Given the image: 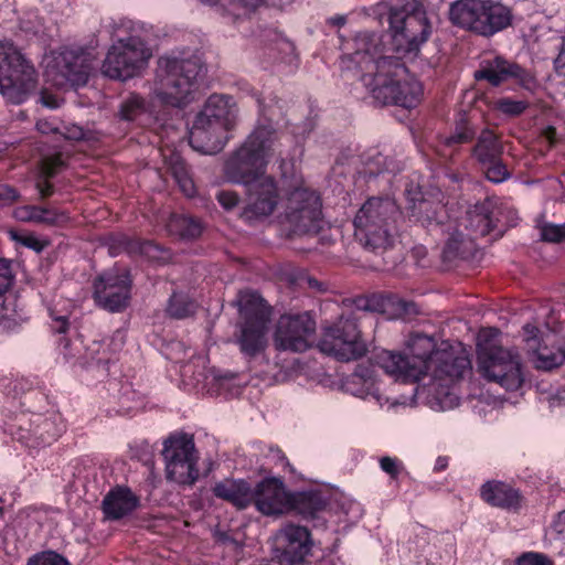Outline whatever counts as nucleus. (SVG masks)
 Returning a JSON list of instances; mask_svg holds the SVG:
<instances>
[{
    "label": "nucleus",
    "instance_id": "nucleus-1",
    "mask_svg": "<svg viewBox=\"0 0 565 565\" xmlns=\"http://www.w3.org/2000/svg\"><path fill=\"white\" fill-rule=\"evenodd\" d=\"M277 140V131L271 125H259L224 166L227 180L246 189L247 205L242 216L248 222L269 216L277 206L276 180L265 172Z\"/></svg>",
    "mask_w": 565,
    "mask_h": 565
},
{
    "label": "nucleus",
    "instance_id": "nucleus-2",
    "mask_svg": "<svg viewBox=\"0 0 565 565\" xmlns=\"http://www.w3.org/2000/svg\"><path fill=\"white\" fill-rule=\"evenodd\" d=\"M352 49L351 60L363 72L362 81L372 97L381 105H395L399 78L406 75L405 64L399 57L384 54L376 33H359L352 40Z\"/></svg>",
    "mask_w": 565,
    "mask_h": 565
},
{
    "label": "nucleus",
    "instance_id": "nucleus-3",
    "mask_svg": "<svg viewBox=\"0 0 565 565\" xmlns=\"http://www.w3.org/2000/svg\"><path fill=\"white\" fill-rule=\"evenodd\" d=\"M401 217L402 212L395 201L370 198L353 220L354 238L365 250L382 255L393 246Z\"/></svg>",
    "mask_w": 565,
    "mask_h": 565
},
{
    "label": "nucleus",
    "instance_id": "nucleus-4",
    "mask_svg": "<svg viewBox=\"0 0 565 565\" xmlns=\"http://www.w3.org/2000/svg\"><path fill=\"white\" fill-rule=\"evenodd\" d=\"M500 330L483 328L478 333V370L491 382H497L508 391L521 387L524 379L519 352L502 347L498 342Z\"/></svg>",
    "mask_w": 565,
    "mask_h": 565
},
{
    "label": "nucleus",
    "instance_id": "nucleus-5",
    "mask_svg": "<svg viewBox=\"0 0 565 565\" xmlns=\"http://www.w3.org/2000/svg\"><path fill=\"white\" fill-rule=\"evenodd\" d=\"M201 71L202 65L194 58L160 57L152 87L154 97L163 105L184 107Z\"/></svg>",
    "mask_w": 565,
    "mask_h": 565
},
{
    "label": "nucleus",
    "instance_id": "nucleus-6",
    "mask_svg": "<svg viewBox=\"0 0 565 565\" xmlns=\"http://www.w3.org/2000/svg\"><path fill=\"white\" fill-rule=\"evenodd\" d=\"M412 353L408 358L401 353L382 350L373 360L386 374L404 382H417L433 369V356L439 348L433 337L420 333L412 334L406 342Z\"/></svg>",
    "mask_w": 565,
    "mask_h": 565
},
{
    "label": "nucleus",
    "instance_id": "nucleus-7",
    "mask_svg": "<svg viewBox=\"0 0 565 565\" xmlns=\"http://www.w3.org/2000/svg\"><path fill=\"white\" fill-rule=\"evenodd\" d=\"M450 21L465 30L486 38L512 23L511 9L489 0H458L449 10Z\"/></svg>",
    "mask_w": 565,
    "mask_h": 565
},
{
    "label": "nucleus",
    "instance_id": "nucleus-8",
    "mask_svg": "<svg viewBox=\"0 0 565 565\" xmlns=\"http://www.w3.org/2000/svg\"><path fill=\"white\" fill-rule=\"evenodd\" d=\"M392 52L403 57H415L420 45L428 40L430 25L424 9L417 3H408L390 11Z\"/></svg>",
    "mask_w": 565,
    "mask_h": 565
},
{
    "label": "nucleus",
    "instance_id": "nucleus-9",
    "mask_svg": "<svg viewBox=\"0 0 565 565\" xmlns=\"http://www.w3.org/2000/svg\"><path fill=\"white\" fill-rule=\"evenodd\" d=\"M237 303L243 318L237 343L242 353L248 358H255L267 347L266 333L271 308L257 292L253 291L239 292Z\"/></svg>",
    "mask_w": 565,
    "mask_h": 565
},
{
    "label": "nucleus",
    "instance_id": "nucleus-10",
    "mask_svg": "<svg viewBox=\"0 0 565 565\" xmlns=\"http://www.w3.org/2000/svg\"><path fill=\"white\" fill-rule=\"evenodd\" d=\"M319 349L322 353L341 362L355 361L365 356L369 349L359 328L355 312L344 311L331 324L323 327Z\"/></svg>",
    "mask_w": 565,
    "mask_h": 565
},
{
    "label": "nucleus",
    "instance_id": "nucleus-11",
    "mask_svg": "<svg viewBox=\"0 0 565 565\" xmlns=\"http://www.w3.org/2000/svg\"><path fill=\"white\" fill-rule=\"evenodd\" d=\"M33 88V67L10 42H0V93L13 104L23 103Z\"/></svg>",
    "mask_w": 565,
    "mask_h": 565
},
{
    "label": "nucleus",
    "instance_id": "nucleus-12",
    "mask_svg": "<svg viewBox=\"0 0 565 565\" xmlns=\"http://www.w3.org/2000/svg\"><path fill=\"white\" fill-rule=\"evenodd\" d=\"M152 53L138 36H129L114 43L102 65V73L111 78L126 81L139 75L148 65Z\"/></svg>",
    "mask_w": 565,
    "mask_h": 565
},
{
    "label": "nucleus",
    "instance_id": "nucleus-13",
    "mask_svg": "<svg viewBox=\"0 0 565 565\" xmlns=\"http://www.w3.org/2000/svg\"><path fill=\"white\" fill-rule=\"evenodd\" d=\"M162 456L167 478L180 484H193L199 478V455L193 436L172 435L164 440Z\"/></svg>",
    "mask_w": 565,
    "mask_h": 565
},
{
    "label": "nucleus",
    "instance_id": "nucleus-14",
    "mask_svg": "<svg viewBox=\"0 0 565 565\" xmlns=\"http://www.w3.org/2000/svg\"><path fill=\"white\" fill-rule=\"evenodd\" d=\"M316 320L308 312L285 313L276 322L273 334L275 350L301 353L311 348Z\"/></svg>",
    "mask_w": 565,
    "mask_h": 565
},
{
    "label": "nucleus",
    "instance_id": "nucleus-15",
    "mask_svg": "<svg viewBox=\"0 0 565 565\" xmlns=\"http://www.w3.org/2000/svg\"><path fill=\"white\" fill-rule=\"evenodd\" d=\"M90 68L83 54L66 50L46 61L44 76L57 87L83 86L88 81Z\"/></svg>",
    "mask_w": 565,
    "mask_h": 565
},
{
    "label": "nucleus",
    "instance_id": "nucleus-16",
    "mask_svg": "<svg viewBox=\"0 0 565 565\" xmlns=\"http://www.w3.org/2000/svg\"><path fill=\"white\" fill-rule=\"evenodd\" d=\"M475 78L477 81H487L492 86H499L503 82L513 78L522 88L531 93H535L540 86L532 73L502 56H497L491 61L484 62L481 67L476 71Z\"/></svg>",
    "mask_w": 565,
    "mask_h": 565
},
{
    "label": "nucleus",
    "instance_id": "nucleus-17",
    "mask_svg": "<svg viewBox=\"0 0 565 565\" xmlns=\"http://www.w3.org/2000/svg\"><path fill=\"white\" fill-rule=\"evenodd\" d=\"M131 280L127 271L100 276L94 284V299L102 308L116 312L124 310L130 299Z\"/></svg>",
    "mask_w": 565,
    "mask_h": 565
},
{
    "label": "nucleus",
    "instance_id": "nucleus-18",
    "mask_svg": "<svg viewBox=\"0 0 565 565\" xmlns=\"http://www.w3.org/2000/svg\"><path fill=\"white\" fill-rule=\"evenodd\" d=\"M433 362V369L429 371L430 379L443 387H448L471 371L468 355L463 351L456 353L447 343H443L436 351Z\"/></svg>",
    "mask_w": 565,
    "mask_h": 565
},
{
    "label": "nucleus",
    "instance_id": "nucleus-19",
    "mask_svg": "<svg viewBox=\"0 0 565 565\" xmlns=\"http://www.w3.org/2000/svg\"><path fill=\"white\" fill-rule=\"evenodd\" d=\"M252 503L264 515H281L290 511V492L279 478H265L253 489Z\"/></svg>",
    "mask_w": 565,
    "mask_h": 565
},
{
    "label": "nucleus",
    "instance_id": "nucleus-20",
    "mask_svg": "<svg viewBox=\"0 0 565 565\" xmlns=\"http://www.w3.org/2000/svg\"><path fill=\"white\" fill-rule=\"evenodd\" d=\"M277 548L290 564L301 563L310 553V533L305 526L287 524L276 535Z\"/></svg>",
    "mask_w": 565,
    "mask_h": 565
},
{
    "label": "nucleus",
    "instance_id": "nucleus-21",
    "mask_svg": "<svg viewBox=\"0 0 565 565\" xmlns=\"http://www.w3.org/2000/svg\"><path fill=\"white\" fill-rule=\"evenodd\" d=\"M231 129L220 124L195 119L190 130V145L205 154H215L223 150Z\"/></svg>",
    "mask_w": 565,
    "mask_h": 565
},
{
    "label": "nucleus",
    "instance_id": "nucleus-22",
    "mask_svg": "<svg viewBox=\"0 0 565 565\" xmlns=\"http://www.w3.org/2000/svg\"><path fill=\"white\" fill-rule=\"evenodd\" d=\"M195 119L220 124L232 129L236 125L237 108L233 98L225 95L213 94L205 102L203 109Z\"/></svg>",
    "mask_w": 565,
    "mask_h": 565
},
{
    "label": "nucleus",
    "instance_id": "nucleus-23",
    "mask_svg": "<svg viewBox=\"0 0 565 565\" xmlns=\"http://www.w3.org/2000/svg\"><path fill=\"white\" fill-rule=\"evenodd\" d=\"M307 210L300 213L297 207L286 212V218L296 234H317L323 226L322 205L319 195H309Z\"/></svg>",
    "mask_w": 565,
    "mask_h": 565
},
{
    "label": "nucleus",
    "instance_id": "nucleus-24",
    "mask_svg": "<svg viewBox=\"0 0 565 565\" xmlns=\"http://www.w3.org/2000/svg\"><path fill=\"white\" fill-rule=\"evenodd\" d=\"M480 495L490 505L508 510H518L522 502L519 490L502 481L486 482L480 489Z\"/></svg>",
    "mask_w": 565,
    "mask_h": 565
},
{
    "label": "nucleus",
    "instance_id": "nucleus-25",
    "mask_svg": "<svg viewBox=\"0 0 565 565\" xmlns=\"http://www.w3.org/2000/svg\"><path fill=\"white\" fill-rule=\"evenodd\" d=\"M138 498L127 488L111 490L103 500V511L107 519L119 520L138 507Z\"/></svg>",
    "mask_w": 565,
    "mask_h": 565
},
{
    "label": "nucleus",
    "instance_id": "nucleus-26",
    "mask_svg": "<svg viewBox=\"0 0 565 565\" xmlns=\"http://www.w3.org/2000/svg\"><path fill=\"white\" fill-rule=\"evenodd\" d=\"M213 493L238 509H245L253 501V489L244 480L225 479L213 488Z\"/></svg>",
    "mask_w": 565,
    "mask_h": 565
},
{
    "label": "nucleus",
    "instance_id": "nucleus-27",
    "mask_svg": "<svg viewBox=\"0 0 565 565\" xmlns=\"http://www.w3.org/2000/svg\"><path fill=\"white\" fill-rule=\"evenodd\" d=\"M502 151V146L497 135L489 129H484L478 137L472 154L481 166H487L498 161L501 158Z\"/></svg>",
    "mask_w": 565,
    "mask_h": 565
},
{
    "label": "nucleus",
    "instance_id": "nucleus-28",
    "mask_svg": "<svg viewBox=\"0 0 565 565\" xmlns=\"http://www.w3.org/2000/svg\"><path fill=\"white\" fill-rule=\"evenodd\" d=\"M326 500L317 491L290 492V511H295L303 518H315L317 513L324 510Z\"/></svg>",
    "mask_w": 565,
    "mask_h": 565
},
{
    "label": "nucleus",
    "instance_id": "nucleus-29",
    "mask_svg": "<svg viewBox=\"0 0 565 565\" xmlns=\"http://www.w3.org/2000/svg\"><path fill=\"white\" fill-rule=\"evenodd\" d=\"M493 226L489 204L475 205L473 209L467 212L465 227L471 236H486L492 231Z\"/></svg>",
    "mask_w": 565,
    "mask_h": 565
},
{
    "label": "nucleus",
    "instance_id": "nucleus-30",
    "mask_svg": "<svg viewBox=\"0 0 565 565\" xmlns=\"http://www.w3.org/2000/svg\"><path fill=\"white\" fill-rule=\"evenodd\" d=\"M476 244L473 236L469 233L463 234L461 231L456 230L452 232L445 245L444 257L447 260L456 258H468L473 255Z\"/></svg>",
    "mask_w": 565,
    "mask_h": 565
},
{
    "label": "nucleus",
    "instance_id": "nucleus-31",
    "mask_svg": "<svg viewBox=\"0 0 565 565\" xmlns=\"http://www.w3.org/2000/svg\"><path fill=\"white\" fill-rule=\"evenodd\" d=\"M167 230L181 239H194L201 235L202 224L192 216L173 214L167 223Z\"/></svg>",
    "mask_w": 565,
    "mask_h": 565
},
{
    "label": "nucleus",
    "instance_id": "nucleus-32",
    "mask_svg": "<svg viewBox=\"0 0 565 565\" xmlns=\"http://www.w3.org/2000/svg\"><path fill=\"white\" fill-rule=\"evenodd\" d=\"M422 94L423 87L420 83L409 76L406 70V75L399 78L397 90H395V105L404 108H413L419 103Z\"/></svg>",
    "mask_w": 565,
    "mask_h": 565
},
{
    "label": "nucleus",
    "instance_id": "nucleus-33",
    "mask_svg": "<svg viewBox=\"0 0 565 565\" xmlns=\"http://www.w3.org/2000/svg\"><path fill=\"white\" fill-rule=\"evenodd\" d=\"M63 166L61 153L42 158L40 164L38 163V180L42 177L45 179L54 177ZM53 191L54 186L49 181L45 180L43 184L38 181V194L42 199L50 196Z\"/></svg>",
    "mask_w": 565,
    "mask_h": 565
},
{
    "label": "nucleus",
    "instance_id": "nucleus-34",
    "mask_svg": "<svg viewBox=\"0 0 565 565\" xmlns=\"http://www.w3.org/2000/svg\"><path fill=\"white\" fill-rule=\"evenodd\" d=\"M444 207L439 203L428 200H419L411 207L409 217L423 226L428 227L433 224L443 222Z\"/></svg>",
    "mask_w": 565,
    "mask_h": 565
},
{
    "label": "nucleus",
    "instance_id": "nucleus-35",
    "mask_svg": "<svg viewBox=\"0 0 565 565\" xmlns=\"http://www.w3.org/2000/svg\"><path fill=\"white\" fill-rule=\"evenodd\" d=\"M28 319L29 317L25 315L23 308L19 307L17 299H4L0 310V331H14Z\"/></svg>",
    "mask_w": 565,
    "mask_h": 565
},
{
    "label": "nucleus",
    "instance_id": "nucleus-36",
    "mask_svg": "<svg viewBox=\"0 0 565 565\" xmlns=\"http://www.w3.org/2000/svg\"><path fill=\"white\" fill-rule=\"evenodd\" d=\"M10 434L13 438L28 448H32L34 444L32 414L21 411L14 415L12 423L9 425Z\"/></svg>",
    "mask_w": 565,
    "mask_h": 565
},
{
    "label": "nucleus",
    "instance_id": "nucleus-37",
    "mask_svg": "<svg viewBox=\"0 0 565 565\" xmlns=\"http://www.w3.org/2000/svg\"><path fill=\"white\" fill-rule=\"evenodd\" d=\"M168 169L181 191L189 198L193 196L195 194V185L184 160L177 153L171 154L168 160Z\"/></svg>",
    "mask_w": 565,
    "mask_h": 565
},
{
    "label": "nucleus",
    "instance_id": "nucleus-38",
    "mask_svg": "<svg viewBox=\"0 0 565 565\" xmlns=\"http://www.w3.org/2000/svg\"><path fill=\"white\" fill-rule=\"evenodd\" d=\"M565 362V351L562 348L539 345L533 350V363L539 370L550 371Z\"/></svg>",
    "mask_w": 565,
    "mask_h": 565
},
{
    "label": "nucleus",
    "instance_id": "nucleus-39",
    "mask_svg": "<svg viewBox=\"0 0 565 565\" xmlns=\"http://www.w3.org/2000/svg\"><path fill=\"white\" fill-rule=\"evenodd\" d=\"M196 305L188 296L174 292L167 306V313L174 319H184L194 315Z\"/></svg>",
    "mask_w": 565,
    "mask_h": 565
},
{
    "label": "nucleus",
    "instance_id": "nucleus-40",
    "mask_svg": "<svg viewBox=\"0 0 565 565\" xmlns=\"http://www.w3.org/2000/svg\"><path fill=\"white\" fill-rule=\"evenodd\" d=\"M33 381L31 377L18 376L12 380L7 386V395L13 401H18L19 406H24L21 399L26 398L28 394H32Z\"/></svg>",
    "mask_w": 565,
    "mask_h": 565
},
{
    "label": "nucleus",
    "instance_id": "nucleus-41",
    "mask_svg": "<svg viewBox=\"0 0 565 565\" xmlns=\"http://www.w3.org/2000/svg\"><path fill=\"white\" fill-rule=\"evenodd\" d=\"M146 108V100L136 93H131L120 105V116L122 119L132 120L142 114Z\"/></svg>",
    "mask_w": 565,
    "mask_h": 565
},
{
    "label": "nucleus",
    "instance_id": "nucleus-42",
    "mask_svg": "<svg viewBox=\"0 0 565 565\" xmlns=\"http://www.w3.org/2000/svg\"><path fill=\"white\" fill-rule=\"evenodd\" d=\"M309 195H318L315 191L305 188L295 189L288 196L286 212H292V207H297L300 213L307 210Z\"/></svg>",
    "mask_w": 565,
    "mask_h": 565
},
{
    "label": "nucleus",
    "instance_id": "nucleus-43",
    "mask_svg": "<svg viewBox=\"0 0 565 565\" xmlns=\"http://www.w3.org/2000/svg\"><path fill=\"white\" fill-rule=\"evenodd\" d=\"M495 107L505 115L519 116L525 111L529 107V103L525 100H514L509 97H503L495 102Z\"/></svg>",
    "mask_w": 565,
    "mask_h": 565
},
{
    "label": "nucleus",
    "instance_id": "nucleus-44",
    "mask_svg": "<svg viewBox=\"0 0 565 565\" xmlns=\"http://www.w3.org/2000/svg\"><path fill=\"white\" fill-rule=\"evenodd\" d=\"M137 245L139 253L150 260L166 262L169 259V253L150 241L137 243Z\"/></svg>",
    "mask_w": 565,
    "mask_h": 565
},
{
    "label": "nucleus",
    "instance_id": "nucleus-45",
    "mask_svg": "<svg viewBox=\"0 0 565 565\" xmlns=\"http://www.w3.org/2000/svg\"><path fill=\"white\" fill-rule=\"evenodd\" d=\"M14 275L11 262L0 258V296L4 295L13 285Z\"/></svg>",
    "mask_w": 565,
    "mask_h": 565
},
{
    "label": "nucleus",
    "instance_id": "nucleus-46",
    "mask_svg": "<svg viewBox=\"0 0 565 565\" xmlns=\"http://www.w3.org/2000/svg\"><path fill=\"white\" fill-rule=\"evenodd\" d=\"M486 169V177L489 181L499 183L509 177L507 167L501 162V158L493 162L482 166Z\"/></svg>",
    "mask_w": 565,
    "mask_h": 565
},
{
    "label": "nucleus",
    "instance_id": "nucleus-47",
    "mask_svg": "<svg viewBox=\"0 0 565 565\" xmlns=\"http://www.w3.org/2000/svg\"><path fill=\"white\" fill-rule=\"evenodd\" d=\"M541 236L543 241L551 243H559L565 239V223L561 225L545 224L541 228Z\"/></svg>",
    "mask_w": 565,
    "mask_h": 565
},
{
    "label": "nucleus",
    "instance_id": "nucleus-48",
    "mask_svg": "<svg viewBox=\"0 0 565 565\" xmlns=\"http://www.w3.org/2000/svg\"><path fill=\"white\" fill-rule=\"evenodd\" d=\"M515 565H554V562L545 554L526 552L516 558Z\"/></svg>",
    "mask_w": 565,
    "mask_h": 565
},
{
    "label": "nucleus",
    "instance_id": "nucleus-49",
    "mask_svg": "<svg viewBox=\"0 0 565 565\" xmlns=\"http://www.w3.org/2000/svg\"><path fill=\"white\" fill-rule=\"evenodd\" d=\"M66 220L65 215L57 213L54 209L38 206V224H58Z\"/></svg>",
    "mask_w": 565,
    "mask_h": 565
},
{
    "label": "nucleus",
    "instance_id": "nucleus-50",
    "mask_svg": "<svg viewBox=\"0 0 565 565\" xmlns=\"http://www.w3.org/2000/svg\"><path fill=\"white\" fill-rule=\"evenodd\" d=\"M8 235L18 245L35 250V237L31 233L11 228Z\"/></svg>",
    "mask_w": 565,
    "mask_h": 565
},
{
    "label": "nucleus",
    "instance_id": "nucleus-51",
    "mask_svg": "<svg viewBox=\"0 0 565 565\" xmlns=\"http://www.w3.org/2000/svg\"><path fill=\"white\" fill-rule=\"evenodd\" d=\"M381 469L386 472L392 479H396L402 471V463L397 458L390 456L380 459Z\"/></svg>",
    "mask_w": 565,
    "mask_h": 565
},
{
    "label": "nucleus",
    "instance_id": "nucleus-52",
    "mask_svg": "<svg viewBox=\"0 0 565 565\" xmlns=\"http://www.w3.org/2000/svg\"><path fill=\"white\" fill-rule=\"evenodd\" d=\"M475 132L465 124L462 122L460 126L457 127L456 131L447 138V145L452 143H465L470 141L473 138Z\"/></svg>",
    "mask_w": 565,
    "mask_h": 565
},
{
    "label": "nucleus",
    "instance_id": "nucleus-53",
    "mask_svg": "<svg viewBox=\"0 0 565 565\" xmlns=\"http://www.w3.org/2000/svg\"><path fill=\"white\" fill-rule=\"evenodd\" d=\"M38 565H71L68 561L54 551H44L38 554Z\"/></svg>",
    "mask_w": 565,
    "mask_h": 565
},
{
    "label": "nucleus",
    "instance_id": "nucleus-54",
    "mask_svg": "<svg viewBox=\"0 0 565 565\" xmlns=\"http://www.w3.org/2000/svg\"><path fill=\"white\" fill-rule=\"evenodd\" d=\"M216 200L224 209L231 210L238 204L239 196L234 191L223 190L217 193Z\"/></svg>",
    "mask_w": 565,
    "mask_h": 565
},
{
    "label": "nucleus",
    "instance_id": "nucleus-55",
    "mask_svg": "<svg viewBox=\"0 0 565 565\" xmlns=\"http://www.w3.org/2000/svg\"><path fill=\"white\" fill-rule=\"evenodd\" d=\"M13 217L19 222H32L35 218V209L33 205L17 206Z\"/></svg>",
    "mask_w": 565,
    "mask_h": 565
},
{
    "label": "nucleus",
    "instance_id": "nucleus-56",
    "mask_svg": "<svg viewBox=\"0 0 565 565\" xmlns=\"http://www.w3.org/2000/svg\"><path fill=\"white\" fill-rule=\"evenodd\" d=\"M354 380L362 381L364 383L372 381V370L367 365L359 364L352 374Z\"/></svg>",
    "mask_w": 565,
    "mask_h": 565
},
{
    "label": "nucleus",
    "instance_id": "nucleus-57",
    "mask_svg": "<svg viewBox=\"0 0 565 565\" xmlns=\"http://www.w3.org/2000/svg\"><path fill=\"white\" fill-rule=\"evenodd\" d=\"M17 198L15 190L7 184L0 183V205L8 204Z\"/></svg>",
    "mask_w": 565,
    "mask_h": 565
},
{
    "label": "nucleus",
    "instance_id": "nucleus-58",
    "mask_svg": "<svg viewBox=\"0 0 565 565\" xmlns=\"http://www.w3.org/2000/svg\"><path fill=\"white\" fill-rule=\"evenodd\" d=\"M53 317V326L52 329L57 333H65L68 330L70 322L66 316H58L54 317L53 313H51Z\"/></svg>",
    "mask_w": 565,
    "mask_h": 565
},
{
    "label": "nucleus",
    "instance_id": "nucleus-59",
    "mask_svg": "<svg viewBox=\"0 0 565 565\" xmlns=\"http://www.w3.org/2000/svg\"><path fill=\"white\" fill-rule=\"evenodd\" d=\"M523 330L525 332V340L529 344V348L531 350H534V345L536 343V335L539 333V329L535 327V326H532V324H525L523 327Z\"/></svg>",
    "mask_w": 565,
    "mask_h": 565
},
{
    "label": "nucleus",
    "instance_id": "nucleus-60",
    "mask_svg": "<svg viewBox=\"0 0 565 565\" xmlns=\"http://www.w3.org/2000/svg\"><path fill=\"white\" fill-rule=\"evenodd\" d=\"M41 103L49 107V108H57L60 103H58V99L54 96V95H51L46 92H42L41 94Z\"/></svg>",
    "mask_w": 565,
    "mask_h": 565
},
{
    "label": "nucleus",
    "instance_id": "nucleus-61",
    "mask_svg": "<svg viewBox=\"0 0 565 565\" xmlns=\"http://www.w3.org/2000/svg\"><path fill=\"white\" fill-rule=\"evenodd\" d=\"M554 64L556 70L565 67V40L562 43L561 51L555 58Z\"/></svg>",
    "mask_w": 565,
    "mask_h": 565
},
{
    "label": "nucleus",
    "instance_id": "nucleus-62",
    "mask_svg": "<svg viewBox=\"0 0 565 565\" xmlns=\"http://www.w3.org/2000/svg\"><path fill=\"white\" fill-rule=\"evenodd\" d=\"M307 282H308L309 288L315 289L318 292H324L327 290V288L323 286V284L320 282L319 280H317L316 278L309 277L307 279Z\"/></svg>",
    "mask_w": 565,
    "mask_h": 565
},
{
    "label": "nucleus",
    "instance_id": "nucleus-63",
    "mask_svg": "<svg viewBox=\"0 0 565 565\" xmlns=\"http://www.w3.org/2000/svg\"><path fill=\"white\" fill-rule=\"evenodd\" d=\"M555 527L558 533L565 532V510L558 513Z\"/></svg>",
    "mask_w": 565,
    "mask_h": 565
},
{
    "label": "nucleus",
    "instance_id": "nucleus-64",
    "mask_svg": "<svg viewBox=\"0 0 565 565\" xmlns=\"http://www.w3.org/2000/svg\"><path fill=\"white\" fill-rule=\"evenodd\" d=\"M448 466V459L446 457H438L435 462V471H441Z\"/></svg>",
    "mask_w": 565,
    "mask_h": 565
}]
</instances>
